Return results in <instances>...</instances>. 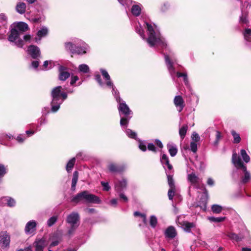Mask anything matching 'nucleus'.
<instances>
[{
	"mask_svg": "<svg viewBox=\"0 0 251 251\" xmlns=\"http://www.w3.org/2000/svg\"><path fill=\"white\" fill-rule=\"evenodd\" d=\"M127 182L126 179H123L121 181L115 183V189L118 193H120L126 188Z\"/></svg>",
	"mask_w": 251,
	"mask_h": 251,
	"instance_id": "nucleus-22",
	"label": "nucleus"
},
{
	"mask_svg": "<svg viewBox=\"0 0 251 251\" xmlns=\"http://www.w3.org/2000/svg\"><path fill=\"white\" fill-rule=\"evenodd\" d=\"M240 154L243 160L246 163H249L250 161V157L247 154L246 151L244 149H242L240 151Z\"/></svg>",
	"mask_w": 251,
	"mask_h": 251,
	"instance_id": "nucleus-41",
	"label": "nucleus"
},
{
	"mask_svg": "<svg viewBox=\"0 0 251 251\" xmlns=\"http://www.w3.org/2000/svg\"><path fill=\"white\" fill-rule=\"evenodd\" d=\"M109 88H112V94L115 98L116 101L117 102H120L121 101L123 100L122 99L120 98L119 92L118 91V90L116 88L115 86L113 84L112 86H108Z\"/></svg>",
	"mask_w": 251,
	"mask_h": 251,
	"instance_id": "nucleus-32",
	"label": "nucleus"
},
{
	"mask_svg": "<svg viewBox=\"0 0 251 251\" xmlns=\"http://www.w3.org/2000/svg\"><path fill=\"white\" fill-rule=\"evenodd\" d=\"M157 224V218L154 215H151L150 218V225L151 226L154 228Z\"/></svg>",
	"mask_w": 251,
	"mask_h": 251,
	"instance_id": "nucleus-43",
	"label": "nucleus"
},
{
	"mask_svg": "<svg viewBox=\"0 0 251 251\" xmlns=\"http://www.w3.org/2000/svg\"><path fill=\"white\" fill-rule=\"evenodd\" d=\"M192 139L195 141V142H197L200 141V137L199 134L196 132H193L191 136Z\"/></svg>",
	"mask_w": 251,
	"mask_h": 251,
	"instance_id": "nucleus-51",
	"label": "nucleus"
},
{
	"mask_svg": "<svg viewBox=\"0 0 251 251\" xmlns=\"http://www.w3.org/2000/svg\"><path fill=\"white\" fill-rule=\"evenodd\" d=\"M71 201L75 203L80 202L92 203H100V200L98 196L90 194L88 191H83L78 193L73 197Z\"/></svg>",
	"mask_w": 251,
	"mask_h": 251,
	"instance_id": "nucleus-3",
	"label": "nucleus"
},
{
	"mask_svg": "<svg viewBox=\"0 0 251 251\" xmlns=\"http://www.w3.org/2000/svg\"><path fill=\"white\" fill-rule=\"evenodd\" d=\"M164 235L167 239L171 240L176 237L177 232L174 226H169L165 230Z\"/></svg>",
	"mask_w": 251,
	"mask_h": 251,
	"instance_id": "nucleus-17",
	"label": "nucleus"
},
{
	"mask_svg": "<svg viewBox=\"0 0 251 251\" xmlns=\"http://www.w3.org/2000/svg\"><path fill=\"white\" fill-rule=\"evenodd\" d=\"M243 34L245 40L249 42H251V29H246Z\"/></svg>",
	"mask_w": 251,
	"mask_h": 251,
	"instance_id": "nucleus-42",
	"label": "nucleus"
},
{
	"mask_svg": "<svg viewBox=\"0 0 251 251\" xmlns=\"http://www.w3.org/2000/svg\"><path fill=\"white\" fill-rule=\"evenodd\" d=\"M208 198V191L205 188H203V192L201 197L199 204L198 206L201 207V208L205 210L206 208V203Z\"/></svg>",
	"mask_w": 251,
	"mask_h": 251,
	"instance_id": "nucleus-16",
	"label": "nucleus"
},
{
	"mask_svg": "<svg viewBox=\"0 0 251 251\" xmlns=\"http://www.w3.org/2000/svg\"><path fill=\"white\" fill-rule=\"evenodd\" d=\"M79 226L78 225H70V227L69 228L68 232H67V235L69 236H73L77 228Z\"/></svg>",
	"mask_w": 251,
	"mask_h": 251,
	"instance_id": "nucleus-44",
	"label": "nucleus"
},
{
	"mask_svg": "<svg viewBox=\"0 0 251 251\" xmlns=\"http://www.w3.org/2000/svg\"><path fill=\"white\" fill-rule=\"evenodd\" d=\"M249 235V232L246 229L243 230L239 234L233 232H228L227 234V237L233 242H239L241 241Z\"/></svg>",
	"mask_w": 251,
	"mask_h": 251,
	"instance_id": "nucleus-8",
	"label": "nucleus"
},
{
	"mask_svg": "<svg viewBox=\"0 0 251 251\" xmlns=\"http://www.w3.org/2000/svg\"><path fill=\"white\" fill-rule=\"evenodd\" d=\"M174 104L179 112H181L185 106L184 100L181 96H176L174 100Z\"/></svg>",
	"mask_w": 251,
	"mask_h": 251,
	"instance_id": "nucleus-15",
	"label": "nucleus"
},
{
	"mask_svg": "<svg viewBox=\"0 0 251 251\" xmlns=\"http://www.w3.org/2000/svg\"><path fill=\"white\" fill-rule=\"evenodd\" d=\"M65 48L73 54H83L87 52L89 47L86 44L81 40H77V43H66L65 44Z\"/></svg>",
	"mask_w": 251,
	"mask_h": 251,
	"instance_id": "nucleus-6",
	"label": "nucleus"
},
{
	"mask_svg": "<svg viewBox=\"0 0 251 251\" xmlns=\"http://www.w3.org/2000/svg\"><path fill=\"white\" fill-rule=\"evenodd\" d=\"M249 6L250 7L251 4L248 1H245L241 6V16L240 17L239 22L241 24H247L249 23L248 20V12L244 9L245 7Z\"/></svg>",
	"mask_w": 251,
	"mask_h": 251,
	"instance_id": "nucleus-9",
	"label": "nucleus"
},
{
	"mask_svg": "<svg viewBox=\"0 0 251 251\" xmlns=\"http://www.w3.org/2000/svg\"><path fill=\"white\" fill-rule=\"evenodd\" d=\"M148 149L149 151H153L154 152H156V148L153 143H149L148 145Z\"/></svg>",
	"mask_w": 251,
	"mask_h": 251,
	"instance_id": "nucleus-54",
	"label": "nucleus"
},
{
	"mask_svg": "<svg viewBox=\"0 0 251 251\" xmlns=\"http://www.w3.org/2000/svg\"><path fill=\"white\" fill-rule=\"evenodd\" d=\"M38 122L40 123V125L42 126V125L46 124L47 123V120L45 118L41 117L39 119Z\"/></svg>",
	"mask_w": 251,
	"mask_h": 251,
	"instance_id": "nucleus-61",
	"label": "nucleus"
},
{
	"mask_svg": "<svg viewBox=\"0 0 251 251\" xmlns=\"http://www.w3.org/2000/svg\"><path fill=\"white\" fill-rule=\"evenodd\" d=\"M231 133L234 138L233 143L236 144L240 143L241 139L239 134L237 133L234 130L231 131Z\"/></svg>",
	"mask_w": 251,
	"mask_h": 251,
	"instance_id": "nucleus-40",
	"label": "nucleus"
},
{
	"mask_svg": "<svg viewBox=\"0 0 251 251\" xmlns=\"http://www.w3.org/2000/svg\"><path fill=\"white\" fill-rule=\"evenodd\" d=\"M107 168L109 171L112 173H118L123 172L126 168L125 165H118L113 163H110Z\"/></svg>",
	"mask_w": 251,
	"mask_h": 251,
	"instance_id": "nucleus-11",
	"label": "nucleus"
},
{
	"mask_svg": "<svg viewBox=\"0 0 251 251\" xmlns=\"http://www.w3.org/2000/svg\"><path fill=\"white\" fill-rule=\"evenodd\" d=\"M148 31V38H146L144 31L141 25H136L135 31L143 39L146 40L151 47H156L161 50H168V47L164 38L161 35L157 27L152 25L148 22H145Z\"/></svg>",
	"mask_w": 251,
	"mask_h": 251,
	"instance_id": "nucleus-1",
	"label": "nucleus"
},
{
	"mask_svg": "<svg viewBox=\"0 0 251 251\" xmlns=\"http://www.w3.org/2000/svg\"><path fill=\"white\" fill-rule=\"evenodd\" d=\"M175 190H176V188L169 189L168 192V196L169 200H173V197L175 195Z\"/></svg>",
	"mask_w": 251,
	"mask_h": 251,
	"instance_id": "nucleus-49",
	"label": "nucleus"
},
{
	"mask_svg": "<svg viewBox=\"0 0 251 251\" xmlns=\"http://www.w3.org/2000/svg\"><path fill=\"white\" fill-rule=\"evenodd\" d=\"M232 162L237 169H241L244 173V176L241 178L242 183L245 184L249 182L251 179V174L247 170L246 166L244 164L241 159L236 152H234L232 154Z\"/></svg>",
	"mask_w": 251,
	"mask_h": 251,
	"instance_id": "nucleus-5",
	"label": "nucleus"
},
{
	"mask_svg": "<svg viewBox=\"0 0 251 251\" xmlns=\"http://www.w3.org/2000/svg\"><path fill=\"white\" fill-rule=\"evenodd\" d=\"M75 158L73 157L70 159L67 163L66 166V170L68 172H71L74 167L75 163Z\"/></svg>",
	"mask_w": 251,
	"mask_h": 251,
	"instance_id": "nucleus-36",
	"label": "nucleus"
},
{
	"mask_svg": "<svg viewBox=\"0 0 251 251\" xmlns=\"http://www.w3.org/2000/svg\"><path fill=\"white\" fill-rule=\"evenodd\" d=\"M100 71L102 75L103 76L104 79L106 81V85L107 86H110L113 85V82L111 80V78L110 75H109L108 72L103 69H100Z\"/></svg>",
	"mask_w": 251,
	"mask_h": 251,
	"instance_id": "nucleus-26",
	"label": "nucleus"
},
{
	"mask_svg": "<svg viewBox=\"0 0 251 251\" xmlns=\"http://www.w3.org/2000/svg\"><path fill=\"white\" fill-rule=\"evenodd\" d=\"M211 210L214 213L219 214L222 210V207L218 204H214L211 206Z\"/></svg>",
	"mask_w": 251,
	"mask_h": 251,
	"instance_id": "nucleus-45",
	"label": "nucleus"
},
{
	"mask_svg": "<svg viewBox=\"0 0 251 251\" xmlns=\"http://www.w3.org/2000/svg\"><path fill=\"white\" fill-rule=\"evenodd\" d=\"M14 27L20 33L23 34L24 32L28 29V25L24 22L18 23L14 25Z\"/></svg>",
	"mask_w": 251,
	"mask_h": 251,
	"instance_id": "nucleus-23",
	"label": "nucleus"
},
{
	"mask_svg": "<svg viewBox=\"0 0 251 251\" xmlns=\"http://www.w3.org/2000/svg\"><path fill=\"white\" fill-rule=\"evenodd\" d=\"M126 134L130 138L136 139L137 134L136 132L133 131L130 129H126Z\"/></svg>",
	"mask_w": 251,
	"mask_h": 251,
	"instance_id": "nucleus-46",
	"label": "nucleus"
},
{
	"mask_svg": "<svg viewBox=\"0 0 251 251\" xmlns=\"http://www.w3.org/2000/svg\"><path fill=\"white\" fill-rule=\"evenodd\" d=\"M160 161L163 165H166L167 166V168L168 169V171H172L173 170V166L169 163V160L168 157L165 154H162L161 158Z\"/></svg>",
	"mask_w": 251,
	"mask_h": 251,
	"instance_id": "nucleus-28",
	"label": "nucleus"
},
{
	"mask_svg": "<svg viewBox=\"0 0 251 251\" xmlns=\"http://www.w3.org/2000/svg\"><path fill=\"white\" fill-rule=\"evenodd\" d=\"M31 66L34 69L37 68L39 66V61L37 60L32 61L31 63Z\"/></svg>",
	"mask_w": 251,
	"mask_h": 251,
	"instance_id": "nucleus-63",
	"label": "nucleus"
},
{
	"mask_svg": "<svg viewBox=\"0 0 251 251\" xmlns=\"http://www.w3.org/2000/svg\"><path fill=\"white\" fill-rule=\"evenodd\" d=\"M26 5L24 2H19L16 6V11L19 14H23L25 13Z\"/></svg>",
	"mask_w": 251,
	"mask_h": 251,
	"instance_id": "nucleus-30",
	"label": "nucleus"
},
{
	"mask_svg": "<svg viewBox=\"0 0 251 251\" xmlns=\"http://www.w3.org/2000/svg\"><path fill=\"white\" fill-rule=\"evenodd\" d=\"M50 112V109L49 107H44L42 110V113L43 116L47 115Z\"/></svg>",
	"mask_w": 251,
	"mask_h": 251,
	"instance_id": "nucleus-56",
	"label": "nucleus"
},
{
	"mask_svg": "<svg viewBox=\"0 0 251 251\" xmlns=\"http://www.w3.org/2000/svg\"><path fill=\"white\" fill-rule=\"evenodd\" d=\"M68 69L63 66L60 65L58 67L59 79L61 81H65L70 76V73L67 71Z\"/></svg>",
	"mask_w": 251,
	"mask_h": 251,
	"instance_id": "nucleus-13",
	"label": "nucleus"
},
{
	"mask_svg": "<svg viewBox=\"0 0 251 251\" xmlns=\"http://www.w3.org/2000/svg\"><path fill=\"white\" fill-rule=\"evenodd\" d=\"M154 142L157 146H158L159 148L162 149L163 147V145L159 139H155Z\"/></svg>",
	"mask_w": 251,
	"mask_h": 251,
	"instance_id": "nucleus-60",
	"label": "nucleus"
},
{
	"mask_svg": "<svg viewBox=\"0 0 251 251\" xmlns=\"http://www.w3.org/2000/svg\"><path fill=\"white\" fill-rule=\"evenodd\" d=\"M167 148L170 155L172 157L176 156L177 152V148L176 145L172 143H168L167 145Z\"/></svg>",
	"mask_w": 251,
	"mask_h": 251,
	"instance_id": "nucleus-25",
	"label": "nucleus"
},
{
	"mask_svg": "<svg viewBox=\"0 0 251 251\" xmlns=\"http://www.w3.org/2000/svg\"><path fill=\"white\" fill-rule=\"evenodd\" d=\"M187 179L192 185H195L199 182L200 179L195 173H192L188 175Z\"/></svg>",
	"mask_w": 251,
	"mask_h": 251,
	"instance_id": "nucleus-29",
	"label": "nucleus"
},
{
	"mask_svg": "<svg viewBox=\"0 0 251 251\" xmlns=\"http://www.w3.org/2000/svg\"><path fill=\"white\" fill-rule=\"evenodd\" d=\"M20 35V33L14 27L12 28L8 40L11 42H14Z\"/></svg>",
	"mask_w": 251,
	"mask_h": 251,
	"instance_id": "nucleus-24",
	"label": "nucleus"
},
{
	"mask_svg": "<svg viewBox=\"0 0 251 251\" xmlns=\"http://www.w3.org/2000/svg\"><path fill=\"white\" fill-rule=\"evenodd\" d=\"M208 219L209 221L214 223H220L223 222L225 219V217H215L213 216L208 217Z\"/></svg>",
	"mask_w": 251,
	"mask_h": 251,
	"instance_id": "nucleus-39",
	"label": "nucleus"
},
{
	"mask_svg": "<svg viewBox=\"0 0 251 251\" xmlns=\"http://www.w3.org/2000/svg\"><path fill=\"white\" fill-rule=\"evenodd\" d=\"M182 226L184 229L188 232H191V228L195 226V225L193 223L188 222H184Z\"/></svg>",
	"mask_w": 251,
	"mask_h": 251,
	"instance_id": "nucleus-33",
	"label": "nucleus"
},
{
	"mask_svg": "<svg viewBox=\"0 0 251 251\" xmlns=\"http://www.w3.org/2000/svg\"><path fill=\"white\" fill-rule=\"evenodd\" d=\"M26 138V137L25 135L20 134L17 136L16 140L19 143H22L24 142V141L25 140Z\"/></svg>",
	"mask_w": 251,
	"mask_h": 251,
	"instance_id": "nucleus-52",
	"label": "nucleus"
},
{
	"mask_svg": "<svg viewBox=\"0 0 251 251\" xmlns=\"http://www.w3.org/2000/svg\"><path fill=\"white\" fill-rule=\"evenodd\" d=\"M7 166L0 164V183L1 182V178L7 174Z\"/></svg>",
	"mask_w": 251,
	"mask_h": 251,
	"instance_id": "nucleus-37",
	"label": "nucleus"
},
{
	"mask_svg": "<svg viewBox=\"0 0 251 251\" xmlns=\"http://www.w3.org/2000/svg\"><path fill=\"white\" fill-rule=\"evenodd\" d=\"M78 173L77 171H75L73 173V178L72 180L71 189L72 191H75V189L76 185L78 180Z\"/></svg>",
	"mask_w": 251,
	"mask_h": 251,
	"instance_id": "nucleus-31",
	"label": "nucleus"
},
{
	"mask_svg": "<svg viewBox=\"0 0 251 251\" xmlns=\"http://www.w3.org/2000/svg\"><path fill=\"white\" fill-rule=\"evenodd\" d=\"M166 174L167 176L168 183L170 188H175V182L173 177L174 175V171L170 172L166 171Z\"/></svg>",
	"mask_w": 251,
	"mask_h": 251,
	"instance_id": "nucleus-27",
	"label": "nucleus"
},
{
	"mask_svg": "<svg viewBox=\"0 0 251 251\" xmlns=\"http://www.w3.org/2000/svg\"><path fill=\"white\" fill-rule=\"evenodd\" d=\"M16 201L14 199L5 196L0 198V205L1 206H7L9 207H13L15 206Z\"/></svg>",
	"mask_w": 251,
	"mask_h": 251,
	"instance_id": "nucleus-12",
	"label": "nucleus"
},
{
	"mask_svg": "<svg viewBox=\"0 0 251 251\" xmlns=\"http://www.w3.org/2000/svg\"><path fill=\"white\" fill-rule=\"evenodd\" d=\"M139 148L141 151H145L147 150V147L146 145H145L144 143L142 142H140V144L139 145Z\"/></svg>",
	"mask_w": 251,
	"mask_h": 251,
	"instance_id": "nucleus-59",
	"label": "nucleus"
},
{
	"mask_svg": "<svg viewBox=\"0 0 251 251\" xmlns=\"http://www.w3.org/2000/svg\"><path fill=\"white\" fill-rule=\"evenodd\" d=\"M28 53L31 55L33 59H37L40 55L39 48L34 45H30L27 50Z\"/></svg>",
	"mask_w": 251,
	"mask_h": 251,
	"instance_id": "nucleus-19",
	"label": "nucleus"
},
{
	"mask_svg": "<svg viewBox=\"0 0 251 251\" xmlns=\"http://www.w3.org/2000/svg\"><path fill=\"white\" fill-rule=\"evenodd\" d=\"M100 183L103 187V190L108 191L110 189V187L107 182L101 181Z\"/></svg>",
	"mask_w": 251,
	"mask_h": 251,
	"instance_id": "nucleus-50",
	"label": "nucleus"
},
{
	"mask_svg": "<svg viewBox=\"0 0 251 251\" xmlns=\"http://www.w3.org/2000/svg\"><path fill=\"white\" fill-rule=\"evenodd\" d=\"M118 103V109L121 117L120 125L127 127L133 113L125 101L122 100Z\"/></svg>",
	"mask_w": 251,
	"mask_h": 251,
	"instance_id": "nucleus-4",
	"label": "nucleus"
},
{
	"mask_svg": "<svg viewBox=\"0 0 251 251\" xmlns=\"http://www.w3.org/2000/svg\"><path fill=\"white\" fill-rule=\"evenodd\" d=\"M131 12L135 16L140 15L141 12V8L138 5H134L131 8Z\"/></svg>",
	"mask_w": 251,
	"mask_h": 251,
	"instance_id": "nucleus-35",
	"label": "nucleus"
},
{
	"mask_svg": "<svg viewBox=\"0 0 251 251\" xmlns=\"http://www.w3.org/2000/svg\"><path fill=\"white\" fill-rule=\"evenodd\" d=\"M0 245L2 248L8 247L10 243V236L6 231H2L0 234Z\"/></svg>",
	"mask_w": 251,
	"mask_h": 251,
	"instance_id": "nucleus-14",
	"label": "nucleus"
},
{
	"mask_svg": "<svg viewBox=\"0 0 251 251\" xmlns=\"http://www.w3.org/2000/svg\"><path fill=\"white\" fill-rule=\"evenodd\" d=\"M190 149L193 152H196L197 151V144L196 142H191L190 143Z\"/></svg>",
	"mask_w": 251,
	"mask_h": 251,
	"instance_id": "nucleus-53",
	"label": "nucleus"
},
{
	"mask_svg": "<svg viewBox=\"0 0 251 251\" xmlns=\"http://www.w3.org/2000/svg\"><path fill=\"white\" fill-rule=\"evenodd\" d=\"M79 78L76 75H72L71 76V80L70 81V84L71 85H74L75 83L78 80Z\"/></svg>",
	"mask_w": 251,
	"mask_h": 251,
	"instance_id": "nucleus-55",
	"label": "nucleus"
},
{
	"mask_svg": "<svg viewBox=\"0 0 251 251\" xmlns=\"http://www.w3.org/2000/svg\"><path fill=\"white\" fill-rule=\"evenodd\" d=\"M57 221V217L56 216H52L50 217L47 221V225L49 226H51Z\"/></svg>",
	"mask_w": 251,
	"mask_h": 251,
	"instance_id": "nucleus-47",
	"label": "nucleus"
},
{
	"mask_svg": "<svg viewBox=\"0 0 251 251\" xmlns=\"http://www.w3.org/2000/svg\"><path fill=\"white\" fill-rule=\"evenodd\" d=\"M49 32L48 28L46 26H42L38 31L37 37L35 38V41L37 43L40 42L42 38L46 36Z\"/></svg>",
	"mask_w": 251,
	"mask_h": 251,
	"instance_id": "nucleus-20",
	"label": "nucleus"
},
{
	"mask_svg": "<svg viewBox=\"0 0 251 251\" xmlns=\"http://www.w3.org/2000/svg\"><path fill=\"white\" fill-rule=\"evenodd\" d=\"M163 55L165 58V63L166 64L168 70L169 72L170 75H171L172 79L173 80L175 79V75L176 74L178 77H183L186 73H180L178 72H176L175 68L174 66V63L176 61L174 59L172 58V60H171L170 58L169 55L165 53H163Z\"/></svg>",
	"mask_w": 251,
	"mask_h": 251,
	"instance_id": "nucleus-7",
	"label": "nucleus"
},
{
	"mask_svg": "<svg viewBox=\"0 0 251 251\" xmlns=\"http://www.w3.org/2000/svg\"><path fill=\"white\" fill-rule=\"evenodd\" d=\"M78 71L81 73L87 74L90 72V68L87 65L82 64L79 65Z\"/></svg>",
	"mask_w": 251,
	"mask_h": 251,
	"instance_id": "nucleus-38",
	"label": "nucleus"
},
{
	"mask_svg": "<svg viewBox=\"0 0 251 251\" xmlns=\"http://www.w3.org/2000/svg\"><path fill=\"white\" fill-rule=\"evenodd\" d=\"M59 243V241L58 240H55L54 241H53L50 244L49 246V248H51V247L56 246L58 245Z\"/></svg>",
	"mask_w": 251,
	"mask_h": 251,
	"instance_id": "nucleus-62",
	"label": "nucleus"
},
{
	"mask_svg": "<svg viewBox=\"0 0 251 251\" xmlns=\"http://www.w3.org/2000/svg\"><path fill=\"white\" fill-rule=\"evenodd\" d=\"M37 226L36 222L34 220H31L27 222L25 225V231L26 234H31L36 230Z\"/></svg>",
	"mask_w": 251,
	"mask_h": 251,
	"instance_id": "nucleus-18",
	"label": "nucleus"
},
{
	"mask_svg": "<svg viewBox=\"0 0 251 251\" xmlns=\"http://www.w3.org/2000/svg\"><path fill=\"white\" fill-rule=\"evenodd\" d=\"M14 42L15 44L19 47H22L23 46V41L21 39L18 40V41Z\"/></svg>",
	"mask_w": 251,
	"mask_h": 251,
	"instance_id": "nucleus-64",
	"label": "nucleus"
},
{
	"mask_svg": "<svg viewBox=\"0 0 251 251\" xmlns=\"http://www.w3.org/2000/svg\"><path fill=\"white\" fill-rule=\"evenodd\" d=\"M80 216L76 212H73L68 215L66 222L70 225H79Z\"/></svg>",
	"mask_w": 251,
	"mask_h": 251,
	"instance_id": "nucleus-10",
	"label": "nucleus"
},
{
	"mask_svg": "<svg viewBox=\"0 0 251 251\" xmlns=\"http://www.w3.org/2000/svg\"><path fill=\"white\" fill-rule=\"evenodd\" d=\"M34 245L36 251H43L46 246V240L44 238L37 239L34 242Z\"/></svg>",
	"mask_w": 251,
	"mask_h": 251,
	"instance_id": "nucleus-21",
	"label": "nucleus"
},
{
	"mask_svg": "<svg viewBox=\"0 0 251 251\" xmlns=\"http://www.w3.org/2000/svg\"><path fill=\"white\" fill-rule=\"evenodd\" d=\"M62 89L61 86H58L51 90V111L52 112H57L60 108V105L67 98V93L62 91Z\"/></svg>",
	"mask_w": 251,
	"mask_h": 251,
	"instance_id": "nucleus-2",
	"label": "nucleus"
},
{
	"mask_svg": "<svg viewBox=\"0 0 251 251\" xmlns=\"http://www.w3.org/2000/svg\"><path fill=\"white\" fill-rule=\"evenodd\" d=\"M188 129V126L186 125H183L181 127L179 128V134L182 140L185 138Z\"/></svg>",
	"mask_w": 251,
	"mask_h": 251,
	"instance_id": "nucleus-34",
	"label": "nucleus"
},
{
	"mask_svg": "<svg viewBox=\"0 0 251 251\" xmlns=\"http://www.w3.org/2000/svg\"><path fill=\"white\" fill-rule=\"evenodd\" d=\"M119 2L123 6L129 4L130 0H118Z\"/></svg>",
	"mask_w": 251,
	"mask_h": 251,
	"instance_id": "nucleus-57",
	"label": "nucleus"
},
{
	"mask_svg": "<svg viewBox=\"0 0 251 251\" xmlns=\"http://www.w3.org/2000/svg\"><path fill=\"white\" fill-rule=\"evenodd\" d=\"M119 197L125 202H127L128 201V198L124 194L121 192L119 193Z\"/></svg>",
	"mask_w": 251,
	"mask_h": 251,
	"instance_id": "nucleus-58",
	"label": "nucleus"
},
{
	"mask_svg": "<svg viewBox=\"0 0 251 251\" xmlns=\"http://www.w3.org/2000/svg\"><path fill=\"white\" fill-rule=\"evenodd\" d=\"M95 80L98 82L99 85L100 87H102L104 85V83L102 82L101 76L99 74H96L95 75Z\"/></svg>",
	"mask_w": 251,
	"mask_h": 251,
	"instance_id": "nucleus-48",
	"label": "nucleus"
}]
</instances>
